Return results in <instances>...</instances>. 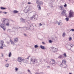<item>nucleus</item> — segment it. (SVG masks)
<instances>
[{
    "label": "nucleus",
    "mask_w": 74,
    "mask_h": 74,
    "mask_svg": "<svg viewBox=\"0 0 74 74\" xmlns=\"http://www.w3.org/2000/svg\"><path fill=\"white\" fill-rule=\"evenodd\" d=\"M31 63L32 64H35L38 62V61L37 59L35 58V57H33L30 60Z\"/></svg>",
    "instance_id": "f257e3e1"
},
{
    "label": "nucleus",
    "mask_w": 74,
    "mask_h": 74,
    "mask_svg": "<svg viewBox=\"0 0 74 74\" xmlns=\"http://www.w3.org/2000/svg\"><path fill=\"white\" fill-rule=\"evenodd\" d=\"M69 18H72V17L74 16V12L71 10L69 11Z\"/></svg>",
    "instance_id": "f03ea898"
},
{
    "label": "nucleus",
    "mask_w": 74,
    "mask_h": 74,
    "mask_svg": "<svg viewBox=\"0 0 74 74\" xmlns=\"http://www.w3.org/2000/svg\"><path fill=\"white\" fill-rule=\"evenodd\" d=\"M0 26L1 28L3 29L4 30H5V29H6V27H5V23H0Z\"/></svg>",
    "instance_id": "7ed1b4c3"
},
{
    "label": "nucleus",
    "mask_w": 74,
    "mask_h": 74,
    "mask_svg": "<svg viewBox=\"0 0 74 74\" xmlns=\"http://www.w3.org/2000/svg\"><path fill=\"white\" fill-rule=\"evenodd\" d=\"M17 59V61L18 62H21L24 61V59L22 58V57H18Z\"/></svg>",
    "instance_id": "20e7f679"
},
{
    "label": "nucleus",
    "mask_w": 74,
    "mask_h": 74,
    "mask_svg": "<svg viewBox=\"0 0 74 74\" xmlns=\"http://www.w3.org/2000/svg\"><path fill=\"white\" fill-rule=\"evenodd\" d=\"M29 11H30V8L28 7L26 8L24 10V12L25 13H27V12H29Z\"/></svg>",
    "instance_id": "39448f33"
},
{
    "label": "nucleus",
    "mask_w": 74,
    "mask_h": 74,
    "mask_svg": "<svg viewBox=\"0 0 74 74\" xmlns=\"http://www.w3.org/2000/svg\"><path fill=\"white\" fill-rule=\"evenodd\" d=\"M66 10H64L62 11L61 13V15L64 16H66Z\"/></svg>",
    "instance_id": "423d86ee"
},
{
    "label": "nucleus",
    "mask_w": 74,
    "mask_h": 74,
    "mask_svg": "<svg viewBox=\"0 0 74 74\" xmlns=\"http://www.w3.org/2000/svg\"><path fill=\"white\" fill-rule=\"evenodd\" d=\"M51 60L53 62V63H51V64L52 66H55V65H56V62H55V61L54 60L51 59Z\"/></svg>",
    "instance_id": "0eeeda50"
},
{
    "label": "nucleus",
    "mask_w": 74,
    "mask_h": 74,
    "mask_svg": "<svg viewBox=\"0 0 74 74\" xmlns=\"http://www.w3.org/2000/svg\"><path fill=\"white\" fill-rule=\"evenodd\" d=\"M51 49L52 50L53 52H57V50H58V49H57L53 47H52L51 48Z\"/></svg>",
    "instance_id": "6e6552de"
},
{
    "label": "nucleus",
    "mask_w": 74,
    "mask_h": 74,
    "mask_svg": "<svg viewBox=\"0 0 74 74\" xmlns=\"http://www.w3.org/2000/svg\"><path fill=\"white\" fill-rule=\"evenodd\" d=\"M1 46H3V47H6V45L4 44V41H3V40H1Z\"/></svg>",
    "instance_id": "1a4fd4ad"
},
{
    "label": "nucleus",
    "mask_w": 74,
    "mask_h": 74,
    "mask_svg": "<svg viewBox=\"0 0 74 74\" xmlns=\"http://www.w3.org/2000/svg\"><path fill=\"white\" fill-rule=\"evenodd\" d=\"M60 66L61 67H63V66H64V68H66V67H67V65H66V64H61L60 65Z\"/></svg>",
    "instance_id": "9d476101"
},
{
    "label": "nucleus",
    "mask_w": 74,
    "mask_h": 74,
    "mask_svg": "<svg viewBox=\"0 0 74 74\" xmlns=\"http://www.w3.org/2000/svg\"><path fill=\"white\" fill-rule=\"evenodd\" d=\"M14 41L15 42H17L18 41V38H14Z\"/></svg>",
    "instance_id": "9b49d317"
},
{
    "label": "nucleus",
    "mask_w": 74,
    "mask_h": 74,
    "mask_svg": "<svg viewBox=\"0 0 74 74\" xmlns=\"http://www.w3.org/2000/svg\"><path fill=\"white\" fill-rule=\"evenodd\" d=\"M7 20L8 21V20H6L5 18H2L1 20V21L2 22H3L4 23L5 21H7Z\"/></svg>",
    "instance_id": "f8f14e48"
},
{
    "label": "nucleus",
    "mask_w": 74,
    "mask_h": 74,
    "mask_svg": "<svg viewBox=\"0 0 74 74\" xmlns=\"http://www.w3.org/2000/svg\"><path fill=\"white\" fill-rule=\"evenodd\" d=\"M40 47L42 49H45V47H44L42 45H41L40 46Z\"/></svg>",
    "instance_id": "ddd939ff"
},
{
    "label": "nucleus",
    "mask_w": 74,
    "mask_h": 74,
    "mask_svg": "<svg viewBox=\"0 0 74 74\" xmlns=\"http://www.w3.org/2000/svg\"><path fill=\"white\" fill-rule=\"evenodd\" d=\"M38 8V10H41V7H40V5H38L37 6Z\"/></svg>",
    "instance_id": "4468645a"
},
{
    "label": "nucleus",
    "mask_w": 74,
    "mask_h": 74,
    "mask_svg": "<svg viewBox=\"0 0 74 74\" xmlns=\"http://www.w3.org/2000/svg\"><path fill=\"white\" fill-rule=\"evenodd\" d=\"M59 8L61 10H63V9H64V8H63V6H60Z\"/></svg>",
    "instance_id": "2eb2a0df"
},
{
    "label": "nucleus",
    "mask_w": 74,
    "mask_h": 74,
    "mask_svg": "<svg viewBox=\"0 0 74 74\" xmlns=\"http://www.w3.org/2000/svg\"><path fill=\"white\" fill-rule=\"evenodd\" d=\"M21 21L22 22L25 23L26 22V20L23 19V18H21Z\"/></svg>",
    "instance_id": "dca6fc26"
},
{
    "label": "nucleus",
    "mask_w": 74,
    "mask_h": 74,
    "mask_svg": "<svg viewBox=\"0 0 74 74\" xmlns=\"http://www.w3.org/2000/svg\"><path fill=\"white\" fill-rule=\"evenodd\" d=\"M10 42L11 43V44L12 45L14 44V42L11 39H10Z\"/></svg>",
    "instance_id": "f3484780"
},
{
    "label": "nucleus",
    "mask_w": 74,
    "mask_h": 74,
    "mask_svg": "<svg viewBox=\"0 0 74 74\" xmlns=\"http://www.w3.org/2000/svg\"><path fill=\"white\" fill-rule=\"evenodd\" d=\"M62 64H66V61L64 60H63L62 61Z\"/></svg>",
    "instance_id": "a211bd4d"
},
{
    "label": "nucleus",
    "mask_w": 74,
    "mask_h": 74,
    "mask_svg": "<svg viewBox=\"0 0 74 74\" xmlns=\"http://www.w3.org/2000/svg\"><path fill=\"white\" fill-rule=\"evenodd\" d=\"M34 18H38V15H34L33 16Z\"/></svg>",
    "instance_id": "6ab92c4d"
},
{
    "label": "nucleus",
    "mask_w": 74,
    "mask_h": 74,
    "mask_svg": "<svg viewBox=\"0 0 74 74\" xmlns=\"http://www.w3.org/2000/svg\"><path fill=\"white\" fill-rule=\"evenodd\" d=\"M5 67H7V68H8V67H9V64H8V63H7L5 64Z\"/></svg>",
    "instance_id": "aec40b11"
},
{
    "label": "nucleus",
    "mask_w": 74,
    "mask_h": 74,
    "mask_svg": "<svg viewBox=\"0 0 74 74\" xmlns=\"http://www.w3.org/2000/svg\"><path fill=\"white\" fill-rule=\"evenodd\" d=\"M12 55V53H11V52H10L9 53V56H8L9 58H10L11 56Z\"/></svg>",
    "instance_id": "412c9836"
},
{
    "label": "nucleus",
    "mask_w": 74,
    "mask_h": 74,
    "mask_svg": "<svg viewBox=\"0 0 74 74\" xmlns=\"http://www.w3.org/2000/svg\"><path fill=\"white\" fill-rule=\"evenodd\" d=\"M58 58H59V59H63V56L60 55L58 57Z\"/></svg>",
    "instance_id": "4be33fe9"
},
{
    "label": "nucleus",
    "mask_w": 74,
    "mask_h": 74,
    "mask_svg": "<svg viewBox=\"0 0 74 74\" xmlns=\"http://www.w3.org/2000/svg\"><path fill=\"white\" fill-rule=\"evenodd\" d=\"M18 12V11H17V10H14L13 11L14 14H17Z\"/></svg>",
    "instance_id": "5701e85b"
},
{
    "label": "nucleus",
    "mask_w": 74,
    "mask_h": 74,
    "mask_svg": "<svg viewBox=\"0 0 74 74\" xmlns=\"http://www.w3.org/2000/svg\"><path fill=\"white\" fill-rule=\"evenodd\" d=\"M27 61H28V60H27V59H25V60L24 59V61H23V62H24L25 63H27Z\"/></svg>",
    "instance_id": "b1692460"
},
{
    "label": "nucleus",
    "mask_w": 74,
    "mask_h": 74,
    "mask_svg": "<svg viewBox=\"0 0 74 74\" xmlns=\"http://www.w3.org/2000/svg\"><path fill=\"white\" fill-rule=\"evenodd\" d=\"M6 25L7 26H10V23L9 22H8L6 23Z\"/></svg>",
    "instance_id": "393cba45"
},
{
    "label": "nucleus",
    "mask_w": 74,
    "mask_h": 74,
    "mask_svg": "<svg viewBox=\"0 0 74 74\" xmlns=\"http://www.w3.org/2000/svg\"><path fill=\"white\" fill-rule=\"evenodd\" d=\"M42 4H43V3H42V2L40 1V2L39 3V5H42Z\"/></svg>",
    "instance_id": "a878e982"
},
{
    "label": "nucleus",
    "mask_w": 74,
    "mask_h": 74,
    "mask_svg": "<svg viewBox=\"0 0 74 74\" xmlns=\"http://www.w3.org/2000/svg\"><path fill=\"white\" fill-rule=\"evenodd\" d=\"M40 3V1L39 0H37L36 1V3L38 4H39V3Z\"/></svg>",
    "instance_id": "bb28decb"
},
{
    "label": "nucleus",
    "mask_w": 74,
    "mask_h": 74,
    "mask_svg": "<svg viewBox=\"0 0 74 74\" xmlns=\"http://www.w3.org/2000/svg\"><path fill=\"white\" fill-rule=\"evenodd\" d=\"M34 47L35 48H38V46L37 45H36L34 46Z\"/></svg>",
    "instance_id": "cd10ccee"
},
{
    "label": "nucleus",
    "mask_w": 74,
    "mask_h": 74,
    "mask_svg": "<svg viewBox=\"0 0 74 74\" xmlns=\"http://www.w3.org/2000/svg\"><path fill=\"white\" fill-rule=\"evenodd\" d=\"M65 36H66V33L64 32L62 34V36L63 37H65Z\"/></svg>",
    "instance_id": "c85d7f7f"
},
{
    "label": "nucleus",
    "mask_w": 74,
    "mask_h": 74,
    "mask_svg": "<svg viewBox=\"0 0 74 74\" xmlns=\"http://www.w3.org/2000/svg\"><path fill=\"white\" fill-rule=\"evenodd\" d=\"M63 55L64 56V57H67V55H66V53H64L63 54Z\"/></svg>",
    "instance_id": "c756f323"
},
{
    "label": "nucleus",
    "mask_w": 74,
    "mask_h": 74,
    "mask_svg": "<svg viewBox=\"0 0 74 74\" xmlns=\"http://www.w3.org/2000/svg\"><path fill=\"white\" fill-rule=\"evenodd\" d=\"M16 71H17L18 70V68L17 67H16L15 69Z\"/></svg>",
    "instance_id": "7c9ffc66"
},
{
    "label": "nucleus",
    "mask_w": 74,
    "mask_h": 74,
    "mask_svg": "<svg viewBox=\"0 0 74 74\" xmlns=\"http://www.w3.org/2000/svg\"><path fill=\"white\" fill-rule=\"evenodd\" d=\"M35 74H42L43 73H42V72L40 73H38V72H36Z\"/></svg>",
    "instance_id": "2f4dec72"
},
{
    "label": "nucleus",
    "mask_w": 74,
    "mask_h": 74,
    "mask_svg": "<svg viewBox=\"0 0 74 74\" xmlns=\"http://www.w3.org/2000/svg\"><path fill=\"white\" fill-rule=\"evenodd\" d=\"M1 10H5V8L4 7H2L1 8Z\"/></svg>",
    "instance_id": "473e14b6"
},
{
    "label": "nucleus",
    "mask_w": 74,
    "mask_h": 74,
    "mask_svg": "<svg viewBox=\"0 0 74 74\" xmlns=\"http://www.w3.org/2000/svg\"><path fill=\"white\" fill-rule=\"evenodd\" d=\"M65 19L66 20V21H69V18H65Z\"/></svg>",
    "instance_id": "72a5a7b5"
},
{
    "label": "nucleus",
    "mask_w": 74,
    "mask_h": 74,
    "mask_svg": "<svg viewBox=\"0 0 74 74\" xmlns=\"http://www.w3.org/2000/svg\"><path fill=\"white\" fill-rule=\"evenodd\" d=\"M72 40V38H71V37L69 38V41H71Z\"/></svg>",
    "instance_id": "f704fd0d"
},
{
    "label": "nucleus",
    "mask_w": 74,
    "mask_h": 74,
    "mask_svg": "<svg viewBox=\"0 0 74 74\" xmlns=\"http://www.w3.org/2000/svg\"><path fill=\"white\" fill-rule=\"evenodd\" d=\"M2 13L4 14H7V13L5 12H2Z\"/></svg>",
    "instance_id": "c9c22d12"
},
{
    "label": "nucleus",
    "mask_w": 74,
    "mask_h": 74,
    "mask_svg": "<svg viewBox=\"0 0 74 74\" xmlns=\"http://www.w3.org/2000/svg\"><path fill=\"white\" fill-rule=\"evenodd\" d=\"M34 18L33 16L32 17L30 18V19L31 20H32V19H33V18Z\"/></svg>",
    "instance_id": "e433bc0d"
},
{
    "label": "nucleus",
    "mask_w": 74,
    "mask_h": 74,
    "mask_svg": "<svg viewBox=\"0 0 74 74\" xmlns=\"http://www.w3.org/2000/svg\"><path fill=\"white\" fill-rule=\"evenodd\" d=\"M49 43H51V42H52V40H49Z\"/></svg>",
    "instance_id": "4c0bfd02"
},
{
    "label": "nucleus",
    "mask_w": 74,
    "mask_h": 74,
    "mask_svg": "<svg viewBox=\"0 0 74 74\" xmlns=\"http://www.w3.org/2000/svg\"><path fill=\"white\" fill-rule=\"evenodd\" d=\"M70 31H72V32H74V29H71L70 30Z\"/></svg>",
    "instance_id": "58836bf2"
},
{
    "label": "nucleus",
    "mask_w": 74,
    "mask_h": 74,
    "mask_svg": "<svg viewBox=\"0 0 74 74\" xmlns=\"http://www.w3.org/2000/svg\"><path fill=\"white\" fill-rule=\"evenodd\" d=\"M70 45V47H71V48H73V45L72 44H71Z\"/></svg>",
    "instance_id": "ea45409f"
},
{
    "label": "nucleus",
    "mask_w": 74,
    "mask_h": 74,
    "mask_svg": "<svg viewBox=\"0 0 74 74\" xmlns=\"http://www.w3.org/2000/svg\"><path fill=\"white\" fill-rule=\"evenodd\" d=\"M37 19V18L34 17V21H36Z\"/></svg>",
    "instance_id": "a19ab883"
},
{
    "label": "nucleus",
    "mask_w": 74,
    "mask_h": 74,
    "mask_svg": "<svg viewBox=\"0 0 74 74\" xmlns=\"http://www.w3.org/2000/svg\"><path fill=\"white\" fill-rule=\"evenodd\" d=\"M64 7H67V4H65L64 5Z\"/></svg>",
    "instance_id": "79ce46f5"
},
{
    "label": "nucleus",
    "mask_w": 74,
    "mask_h": 74,
    "mask_svg": "<svg viewBox=\"0 0 74 74\" xmlns=\"http://www.w3.org/2000/svg\"><path fill=\"white\" fill-rule=\"evenodd\" d=\"M61 23V22H59L58 23L59 26L60 25V23Z\"/></svg>",
    "instance_id": "37998d69"
},
{
    "label": "nucleus",
    "mask_w": 74,
    "mask_h": 74,
    "mask_svg": "<svg viewBox=\"0 0 74 74\" xmlns=\"http://www.w3.org/2000/svg\"><path fill=\"white\" fill-rule=\"evenodd\" d=\"M27 71H28V72H29V73H31V71H30V70H29V69H28V70H27Z\"/></svg>",
    "instance_id": "c03bdc74"
},
{
    "label": "nucleus",
    "mask_w": 74,
    "mask_h": 74,
    "mask_svg": "<svg viewBox=\"0 0 74 74\" xmlns=\"http://www.w3.org/2000/svg\"><path fill=\"white\" fill-rule=\"evenodd\" d=\"M42 25L41 23H39V25L40 26H42Z\"/></svg>",
    "instance_id": "a18cd8bd"
},
{
    "label": "nucleus",
    "mask_w": 74,
    "mask_h": 74,
    "mask_svg": "<svg viewBox=\"0 0 74 74\" xmlns=\"http://www.w3.org/2000/svg\"><path fill=\"white\" fill-rule=\"evenodd\" d=\"M28 4H32V3L30 2H28Z\"/></svg>",
    "instance_id": "49530a36"
},
{
    "label": "nucleus",
    "mask_w": 74,
    "mask_h": 74,
    "mask_svg": "<svg viewBox=\"0 0 74 74\" xmlns=\"http://www.w3.org/2000/svg\"><path fill=\"white\" fill-rule=\"evenodd\" d=\"M0 48L1 49H3V47L1 46V47H0Z\"/></svg>",
    "instance_id": "de8ad7c7"
},
{
    "label": "nucleus",
    "mask_w": 74,
    "mask_h": 74,
    "mask_svg": "<svg viewBox=\"0 0 74 74\" xmlns=\"http://www.w3.org/2000/svg\"><path fill=\"white\" fill-rule=\"evenodd\" d=\"M2 57H4V55L3 53L1 54Z\"/></svg>",
    "instance_id": "09e8293b"
},
{
    "label": "nucleus",
    "mask_w": 74,
    "mask_h": 74,
    "mask_svg": "<svg viewBox=\"0 0 74 74\" xmlns=\"http://www.w3.org/2000/svg\"><path fill=\"white\" fill-rule=\"evenodd\" d=\"M49 15H50V13H48L47 14V15H48V16H49Z\"/></svg>",
    "instance_id": "8fccbe9b"
},
{
    "label": "nucleus",
    "mask_w": 74,
    "mask_h": 74,
    "mask_svg": "<svg viewBox=\"0 0 74 74\" xmlns=\"http://www.w3.org/2000/svg\"><path fill=\"white\" fill-rule=\"evenodd\" d=\"M24 36H25V37H26V36H27V35H26V34H24Z\"/></svg>",
    "instance_id": "3c124183"
},
{
    "label": "nucleus",
    "mask_w": 74,
    "mask_h": 74,
    "mask_svg": "<svg viewBox=\"0 0 74 74\" xmlns=\"http://www.w3.org/2000/svg\"><path fill=\"white\" fill-rule=\"evenodd\" d=\"M30 57V56H29L27 58V59H29V57Z\"/></svg>",
    "instance_id": "603ef678"
},
{
    "label": "nucleus",
    "mask_w": 74,
    "mask_h": 74,
    "mask_svg": "<svg viewBox=\"0 0 74 74\" xmlns=\"http://www.w3.org/2000/svg\"><path fill=\"white\" fill-rule=\"evenodd\" d=\"M42 43H43V44H45V43H44V42H42Z\"/></svg>",
    "instance_id": "864d4df0"
},
{
    "label": "nucleus",
    "mask_w": 74,
    "mask_h": 74,
    "mask_svg": "<svg viewBox=\"0 0 74 74\" xmlns=\"http://www.w3.org/2000/svg\"><path fill=\"white\" fill-rule=\"evenodd\" d=\"M5 61H6V62H7V61H8V60H5Z\"/></svg>",
    "instance_id": "5fc2aeb1"
},
{
    "label": "nucleus",
    "mask_w": 74,
    "mask_h": 74,
    "mask_svg": "<svg viewBox=\"0 0 74 74\" xmlns=\"http://www.w3.org/2000/svg\"><path fill=\"white\" fill-rule=\"evenodd\" d=\"M2 12H1V11H0V14H1V13H2Z\"/></svg>",
    "instance_id": "6e6d98bb"
},
{
    "label": "nucleus",
    "mask_w": 74,
    "mask_h": 74,
    "mask_svg": "<svg viewBox=\"0 0 74 74\" xmlns=\"http://www.w3.org/2000/svg\"><path fill=\"white\" fill-rule=\"evenodd\" d=\"M47 67L48 68H49V66H47Z\"/></svg>",
    "instance_id": "4d7b16f0"
},
{
    "label": "nucleus",
    "mask_w": 74,
    "mask_h": 74,
    "mask_svg": "<svg viewBox=\"0 0 74 74\" xmlns=\"http://www.w3.org/2000/svg\"><path fill=\"white\" fill-rule=\"evenodd\" d=\"M69 74H72V73H69Z\"/></svg>",
    "instance_id": "13d9d810"
},
{
    "label": "nucleus",
    "mask_w": 74,
    "mask_h": 74,
    "mask_svg": "<svg viewBox=\"0 0 74 74\" xmlns=\"http://www.w3.org/2000/svg\"><path fill=\"white\" fill-rule=\"evenodd\" d=\"M8 31H9V29H8Z\"/></svg>",
    "instance_id": "bf43d9fd"
},
{
    "label": "nucleus",
    "mask_w": 74,
    "mask_h": 74,
    "mask_svg": "<svg viewBox=\"0 0 74 74\" xmlns=\"http://www.w3.org/2000/svg\"><path fill=\"white\" fill-rule=\"evenodd\" d=\"M8 44H10V43H8Z\"/></svg>",
    "instance_id": "052dcab7"
},
{
    "label": "nucleus",
    "mask_w": 74,
    "mask_h": 74,
    "mask_svg": "<svg viewBox=\"0 0 74 74\" xmlns=\"http://www.w3.org/2000/svg\"><path fill=\"white\" fill-rule=\"evenodd\" d=\"M71 51H72V50H71Z\"/></svg>",
    "instance_id": "680f3d73"
},
{
    "label": "nucleus",
    "mask_w": 74,
    "mask_h": 74,
    "mask_svg": "<svg viewBox=\"0 0 74 74\" xmlns=\"http://www.w3.org/2000/svg\"><path fill=\"white\" fill-rule=\"evenodd\" d=\"M71 51H72V50H71Z\"/></svg>",
    "instance_id": "e2e57ef3"
},
{
    "label": "nucleus",
    "mask_w": 74,
    "mask_h": 74,
    "mask_svg": "<svg viewBox=\"0 0 74 74\" xmlns=\"http://www.w3.org/2000/svg\"><path fill=\"white\" fill-rule=\"evenodd\" d=\"M71 51H72V50H71Z\"/></svg>",
    "instance_id": "0e129e2a"
}]
</instances>
